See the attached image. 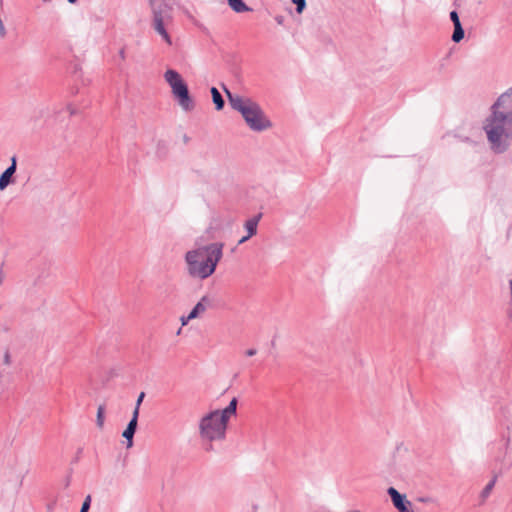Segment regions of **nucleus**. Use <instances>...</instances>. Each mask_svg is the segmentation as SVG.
<instances>
[{"label":"nucleus","mask_w":512,"mask_h":512,"mask_svg":"<svg viewBox=\"0 0 512 512\" xmlns=\"http://www.w3.org/2000/svg\"><path fill=\"white\" fill-rule=\"evenodd\" d=\"M512 87L502 93L490 108V114L483 120L482 129L490 150L504 154L512 143Z\"/></svg>","instance_id":"1"},{"label":"nucleus","mask_w":512,"mask_h":512,"mask_svg":"<svg viewBox=\"0 0 512 512\" xmlns=\"http://www.w3.org/2000/svg\"><path fill=\"white\" fill-rule=\"evenodd\" d=\"M231 108L238 112L246 126L255 133L270 130L273 123L258 102L248 96L232 93L226 87L223 88Z\"/></svg>","instance_id":"2"},{"label":"nucleus","mask_w":512,"mask_h":512,"mask_svg":"<svg viewBox=\"0 0 512 512\" xmlns=\"http://www.w3.org/2000/svg\"><path fill=\"white\" fill-rule=\"evenodd\" d=\"M236 409L237 398L234 397L226 408L204 414L198 422L200 439L210 445L225 440L228 422L236 414Z\"/></svg>","instance_id":"3"},{"label":"nucleus","mask_w":512,"mask_h":512,"mask_svg":"<svg viewBox=\"0 0 512 512\" xmlns=\"http://www.w3.org/2000/svg\"><path fill=\"white\" fill-rule=\"evenodd\" d=\"M152 19L151 27L168 45L173 44L172 38L168 32L173 22V8L166 0H148Z\"/></svg>","instance_id":"4"},{"label":"nucleus","mask_w":512,"mask_h":512,"mask_svg":"<svg viewBox=\"0 0 512 512\" xmlns=\"http://www.w3.org/2000/svg\"><path fill=\"white\" fill-rule=\"evenodd\" d=\"M164 79L171 88L173 96L183 111H191L194 109V101L189 94L188 87L181 75L173 69H168L164 73Z\"/></svg>","instance_id":"5"},{"label":"nucleus","mask_w":512,"mask_h":512,"mask_svg":"<svg viewBox=\"0 0 512 512\" xmlns=\"http://www.w3.org/2000/svg\"><path fill=\"white\" fill-rule=\"evenodd\" d=\"M218 259L219 258H186L189 275L198 279L209 277L215 271Z\"/></svg>","instance_id":"6"},{"label":"nucleus","mask_w":512,"mask_h":512,"mask_svg":"<svg viewBox=\"0 0 512 512\" xmlns=\"http://www.w3.org/2000/svg\"><path fill=\"white\" fill-rule=\"evenodd\" d=\"M224 244L212 242L204 244L200 239L196 241V248L188 251L185 256H221Z\"/></svg>","instance_id":"7"},{"label":"nucleus","mask_w":512,"mask_h":512,"mask_svg":"<svg viewBox=\"0 0 512 512\" xmlns=\"http://www.w3.org/2000/svg\"><path fill=\"white\" fill-rule=\"evenodd\" d=\"M392 503L399 512H410L417 510L413 504L407 500L406 496L399 493L394 487L388 489Z\"/></svg>","instance_id":"8"},{"label":"nucleus","mask_w":512,"mask_h":512,"mask_svg":"<svg viewBox=\"0 0 512 512\" xmlns=\"http://www.w3.org/2000/svg\"><path fill=\"white\" fill-rule=\"evenodd\" d=\"M17 161L16 157L11 158V165L0 175V191L5 190L13 181V175L16 172Z\"/></svg>","instance_id":"9"},{"label":"nucleus","mask_w":512,"mask_h":512,"mask_svg":"<svg viewBox=\"0 0 512 512\" xmlns=\"http://www.w3.org/2000/svg\"><path fill=\"white\" fill-rule=\"evenodd\" d=\"M260 218H261V214H259L257 216H254V217H251V218H249L248 220L245 221L244 229L246 231V235L242 236L238 240V244L244 243L250 237H252L253 235H255L257 233V227H258V223H259Z\"/></svg>","instance_id":"10"},{"label":"nucleus","mask_w":512,"mask_h":512,"mask_svg":"<svg viewBox=\"0 0 512 512\" xmlns=\"http://www.w3.org/2000/svg\"><path fill=\"white\" fill-rule=\"evenodd\" d=\"M137 421V411H133L132 419L130 420L126 429L122 433V436L127 440V448H130L133 445V436L137 428Z\"/></svg>","instance_id":"11"},{"label":"nucleus","mask_w":512,"mask_h":512,"mask_svg":"<svg viewBox=\"0 0 512 512\" xmlns=\"http://www.w3.org/2000/svg\"><path fill=\"white\" fill-rule=\"evenodd\" d=\"M227 3L231 10H233L235 13L252 11V8L246 5L243 0H227Z\"/></svg>","instance_id":"12"},{"label":"nucleus","mask_w":512,"mask_h":512,"mask_svg":"<svg viewBox=\"0 0 512 512\" xmlns=\"http://www.w3.org/2000/svg\"><path fill=\"white\" fill-rule=\"evenodd\" d=\"M212 300L209 296H203L200 301L194 306L198 315L201 317L211 307Z\"/></svg>","instance_id":"13"},{"label":"nucleus","mask_w":512,"mask_h":512,"mask_svg":"<svg viewBox=\"0 0 512 512\" xmlns=\"http://www.w3.org/2000/svg\"><path fill=\"white\" fill-rule=\"evenodd\" d=\"M210 91H211L212 100H213V103L215 104L216 110H218V111L222 110L225 102H224L220 92L215 87H212Z\"/></svg>","instance_id":"14"},{"label":"nucleus","mask_w":512,"mask_h":512,"mask_svg":"<svg viewBox=\"0 0 512 512\" xmlns=\"http://www.w3.org/2000/svg\"><path fill=\"white\" fill-rule=\"evenodd\" d=\"M464 38V30L461 24L454 26V32L452 34V40L459 43Z\"/></svg>","instance_id":"15"},{"label":"nucleus","mask_w":512,"mask_h":512,"mask_svg":"<svg viewBox=\"0 0 512 512\" xmlns=\"http://www.w3.org/2000/svg\"><path fill=\"white\" fill-rule=\"evenodd\" d=\"M104 421H105V407H104V405H100L97 410V419H96L97 426L100 429L103 428Z\"/></svg>","instance_id":"16"},{"label":"nucleus","mask_w":512,"mask_h":512,"mask_svg":"<svg viewBox=\"0 0 512 512\" xmlns=\"http://www.w3.org/2000/svg\"><path fill=\"white\" fill-rule=\"evenodd\" d=\"M293 3L296 4L297 13L301 14L306 7L305 0H293Z\"/></svg>","instance_id":"17"},{"label":"nucleus","mask_w":512,"mask_h":512,"mask_svg":"<svg viewBox=\"0 0 512 512\" xmlns=\"http://www.w3.org/2000/svg\"><path fill=\"white\" fill-rule=\"evenodd\" d=\"M145 397V393L144 392H141L139 395H138V398H137V401H136V406H135V409L134 411H137V416H139V409H140V405L143 401Z\"/></svg>","instance_id":"18"},{"label":"nucleus","mask_w":512,"mask_h":512,"mask_svg":"<svg viewBox=\"0 0 512 512\" xmlns=\"http://www.w3.org/2000/svg\"><path fill=\"white\" fill-rule=\"evenodd\" d=\"M450 19L453 22L454 26L461 24L458 13L456 11L450 12Z\"/></svg>","instance_id":"19"},{"label":"nucleus","mask_w":512,"mask_h":512,"mask_svg":"<svg viewBox=\"0 0 512 512\" xmlns=\"http://www.w3.org/2000/svg\"><path fill=\"white\" fill-rule=\"evenodd\" d=\"M509 291H510V305L511 308L508 311V316L512 319V278L509 280Z\"/></svg>","instance_id":"20"},{"label":"nucleus","mask_w":512,"mask_h":512,"mask_svg":"<svg viewBox=\"0 0 512 512\" xmlns=\"http://www.w3.org/2000/svg\"><path fill=\"white\" fill-rule=\"evenodd\" d=\"M90 496H87V498L85 499L84 503L82 504V507H81V510L80 512H87L89 507H90Z\"/></svg>","instance_id":"21"},{"label":"nucleus","mask_w":512,"mask_h":512,"mask_svg":"<svg viewBox=\"0 0 512 512\" xmlns=\"http://www.w3.org/2000/svg\"><path fill=\"white\" fill-rule=\"evenodd\" d=\"M191 321V319L189 318L188 315H183L180 317V322H181V326H186L189 322Z\"/></svg>","instance_id":"22"},{"label":"nucleus","mask_w":512,"mask_h":512,"mask_svg":"<svg viewBox=\"0 0 512 512\" xmlns=\"http://www.w3.org/2000/svg\"><path fill=\"white\" fill-rule=\"evenodd\" d=\"M66 110L68 111L69 115H74L76 113V109L72 104L66 105Z\"/></svg>","instance_id":"23"},{"label":"nucleus","mask_w":512,"mask_h":512,"mask_svg":"<svg viewBox=\"0 0 512 512\" xmlns=\"http://www.w3.org/2000/svg\"><path fill=\"white\" fill-rule=\"evenodd\" d=\"M189 318L191 320L193 319H196V318H199L200 316L198 315L197 311L195 310V308L193 307V309L190 311V313L188 314Z\"/></svg>","instance_id":"24"},{"label":"nucleus","mask_w":512,"mask_h":512,"mask_svg":"<svg viewBox=\"0 0 512 512\" xmlns=\"http://www.w3.org/2000/svg\"><path fill=\"white\" fill-rule=\"evenodd\" d=\"M494 483H495V480L491 481V482H490V483L485 487V489H484V493H485V494H488V493L492 490V488H493V486H494Z\"/></svg>","instance_id":"25"},{"label":"nucleus","mask_w":512,"mask_h":512,"mask_svg":"<svg viewBox=\"0 0 512 512\" xmlns=\"http://www.w3.org/2000/svg\"><path fill=\"white\" fill-rule=\"evenodd\" d=\"M256 352H257V351H256V349H253V348H252V349H248V350H246L245 354H246V356H248V357H252V356H254V355L256 354Z\"/></svg>","instance_id":"26"},{"label":"nucleus","mask_w":512,"mask_h":512,"mask_svg":"<svg viewBox=\"0 0 512 512\" xmlns=\"http://www.w3.org/2000/svg\"><path fill=\"white\" fill-rule=\"evenodd\" d=\"M119 57H120L122 60H125V58H126V53H125V49H124V48L120 49V51H119Z\"/></svg>","instance_id":"27"},{"label":"nucleus","mask_w":512,"mask_h":512,"mask_svg":"<svg viewBox=\"0 0 512 512\" xmlns=\"http://www.w3.org/2000/svg\"><path fill=\"white\" fill-rule=\"evenodd\" d=\"M417 501L421 502V503H429L431 502V499L430 498H418Z\"/></svg>","instance_id":"28"},{"label":"nucleus","mask_w":512,"mask_h":512,"mask_svg":"<svg viewBox=\"0 0 512 512\" xmlns=\"http://www.w3.org/2000/svg\"><path fill=\"white\" fill-rule=\"evenodd\" d=\"M4 361L6 364H9L10 363V356L8 353L5 354V358H4Z\"/></svg>","instance_id":"29"},{"label":"nucleus","mask_w":512,"mask_h":512,"mask_svg":"<svg viewBox=\"0 0 512 512\" xmlns=\"http://www.w3.org/2000/svg\"><path fill=\"white\" fill-rule=\"evenodd\" d=\"M276 21H277L278 24H282L283 23V17L282 16L276 17Z\"/></svg>","instance_id":"30"},{"label":"nucleus","mask_w":512,"mask_h":512,"mask_svg":"<svg viewBox=\"0 0 512 512\" xmlns=\"http://www.w3.org/2000/svg\"><path fill=\"white\" fill-rule=\"evenodd\" d=\"M2 281H3V275H2V272L0 271V285L2 284Z\"/></svg>","instance_id":"31"},{"label":"nucleus","mask_w":512,"mask_h":512,"mask_svg":"<svg viewBox=\"0 0 512 512\" xmlns=\"http://www.w3.org/2000/svg\"><path fill=\"white\" fill-rule=\"evenodd\" d=\"M182 332V329L180 328L177 332H176V335H180Z\"/></svg>","instance_id":"32"},{"label":"nucleus","mask_w":512,"mask_h":512,"mask_svg":"<svg viewBox=\"0 0 512 512\" xmlns=\"http://www.w3.org/2000/svg\"><path fill=\"white\" fill-rule=\"evenodd\" d=\"M77 0H68L69 3H75Z\"/></svg>","instance_id":"33"},{"label":"nucleus","mask_w":512,"mask_h":512,"mask_svg":"<svg viewBox=\"0 0 512 512\" xmlns=\"http://www.w3.org/2000/svg\"><path fill=\"white\" fill-rule=\"evenodd\" d=\"M410 512H417V510H415V511H410Z\"/></svg>","instance_id":"34"}]
</instances>
